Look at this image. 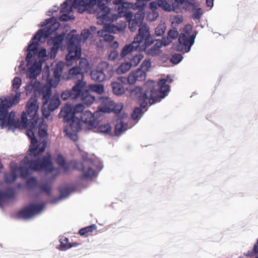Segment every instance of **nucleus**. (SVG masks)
<instances>
[{
    "label": "nucleus",
    "mask_w": 258,
    "mask_h": 258,
    "mask_svg": "<svg viewBox=\"0 0 258 258\" xmlns=\"http://www.w3.org/2000/svg\"><path fill=\"white\" fill-rule=\"evenodd\" d=\"M167 0H158V6L162 8L163 10L170 12L172 11L173 6L168 4Z\"/></svg>",
    "instance_id": "35"
},
{
    "label": "nucleus",
    "mask_w": 258,
    "mask_h": 258,
    "mask_svg": "<svg viewBox=\"0 0 258 258\" xmlns=\"http://www.w3.org/2000/svg\"><path fill=\"white\" fill-rule=\"evenodd\" d=\"M195 36L191 35L189 36L181 34L178 38V44L177 45V51L188 52L190 51L191 46L195 42Z\"/></svg>",
    "instance_id": "18"
},
{
    "label": "nucleus",
    "mask_w": 258,
    "mask_h": 258,
    "mask_svg": "<svg viewBox=\"0 0 258 258\" xmlns=\"http://www.w3.org/2000/svg\"><path fill=\"white\" fill-rule=\"evenodd\" d=\"M258 252V239L257 242L254 245L252 253Z\"/></svg>",
    "instance_id": "57"
},
{
    "label": "nucleus",
    "mask_w": 258,
    "mask_h": 258,
    "mask_svg": "<svg viewBox=\"0 0 258 258\" xmlns=\"http://www.w3.org/2000/svg\"><path fill=\"white\" fill-rule=\"evenodd\" d=\"M138 81L137 78L134 72L131 73L128 77V82L130 84H134Z\"/></svg>",
    "instance_id": "48"
},
{
    "label": "nucleus",
    "mask_w": 258,
    "mask_h": 258,
    "mask_svg": "<svg viewBox=\"0 0 258 258\" xmlns=\"http://www.w3.org/2000/svg\"><path fill=\"white\" fill-rule=\"evenodd\" d=\"M182 21V17H181V18H178L177 20H176V22L177 23H181V22Z\"/></svg>",
    "instance_id": "62"
},
{
    "label": "nucleus",
    "mask_w": 258,
    "mask_h": 258,
    "mask_svg": "<svg viewBox=\"0 0 258 258\" xmlns=\"http://www.w3.org/2000/svg\"><path fill=\"white\" fill-rule=\"evenodd\" d=\"M114 4L118 5V4H122L123 7L124 8H127V7H125L124 5H126V3H124L123 2V0H115L114 1Z\"/></svg>",
    "instance_id": "55"
},
{
    "label": "nucleus",
    "mask_w": 258,
    "mask_h": 258,
    "mask_svg": "<svg viewBox=\"0 0 258 258\" xmlns=\"http://www.w3.org/2000/svg\"><path fill=\"white\" fill-rule=\"evenodd\" d=\"M56 161H57L58 164L60 167H61L64 169V170L65 171H67V167L66 165L65 160H64V158L61 155H58L57 159H56Z\"/></svg>",
    "instance_id": "45"
},
{
    "label": "nucleus",
    "mask_w": 258,
    "mask_h": 258,
    "mask_svg": "<svg viewBox=\"0 0 258 258\" xmlns=\"http://www.w3.org/2000/svg\"><path fill=\"white\" fill-rule=\"evenodd\" d=\"M111 87L113 93L116 95H121L125 93V89L123 85L116 82L111 83Z\"/></svg>",
    "instance_id": "28"
},
{
    "label": "nucleus",
    "mask_w": 258,
    "mask_h": 258,
    "mask_svg": "<svg viewBox=\"0 0 258 258\" xmlns=\"http://www.w3.org/2000/svg\"><path fill=\"white\" fill-rule=\"evenodd\" d=\"M140 37V50L145 51L149 55L155 56L161 53V48L169 45L171 40L168 38H163L162 40L155 39L152 35L148 26H142L139 29Z\"/></svg>",
    "instance_id": "5"
},
{
    "label": "nucleus",
    "mask_w": 258,
    "mask_h": 258,
    "mask_svg": "<svg viewBox=\"0 0 258 258\" xmlns=\"http://www.w3.org/2000/svg\"><path fill=\"white\" fill-rule=\"evenodd\" d=\"M59 241L60 242V249L62 250H66L73 246L71 243L68 242V239L65 237H61Z\"/></svg>",
    "instance_id": "37"
},
{
    "label": "nucleus",
    "mask_w": 258,
    "mask_h": 258,
    "mask_svg": "<svg viewBox=\"0 0 258 258\" xmlns=\"http://www.w3.org/2000/svg\"><path fill=\"white\" fill-rule=\"evenodd\" d=\"M143 58L144 55L143 54L138 53L133 56L132 62L134 63V64H139Z\"/></svg>",
    "instance_id": "46"
},
{
    "label": "nucleus",
    "mask_w": 258,
    "mask_h": 258,
    "mask_svg": "<svg viewBox=\"0 0 258 258\" xmlns=\"http://www.w3.org/2000/svg\"><path fill=\"white\" fill-rule=\"evenodd\" d=\"M119 56L118 52L117 51L114 50L110 52L108 55V59L111 60H114Z\"/></svg>",
    "instance_id": "51"
},
{
    "label": "nucleus",
    "mask_w": 258,
    "mask_h": 258,
    "mask_svg": "<svg viewBox=\"0 0 258 258\" xmlns=\"http://www.w3.org/2000/svg\"><path fill=\"white\" fill-rule=\"evenodd\" d=\"M81 120L82 122L84 123L86 127L89 130L95 128L98 123L95 114L88 110H86L82 113Z\"/></svg>",
    "instance_id": "20"
},
{
    "label": "nucleus",
    "mask_w": 258,
    "mask_h": 258,
    "mask_svg": "<svg viewBox=\"0 0 258 258\" xmlns=\"http://www.w3.org/2000/svg\"><path fill=\"white\" fill-rule=\"evenodd\" d=\"M151 62L149 60H147L146 59H145L143 62L141 63V64L144 65V64H151Z\"/></svg>",
    "instance_id": "58"
},
{
    "label": "nucleus",
    "mask_w": 258,
    "mask_h": 258,
    "mask_svg": "<svg viewBox=\"0 0 258 258\" xmlns=\"http://www.w3.org/2000/svg\"><path fill=\"white\" fill-rule=\"evenodd\" d=\"M66 37V33L64 32L60 34L57 35L51 39L52 46L60 47L61 44L64 40Z\"/></svg>",
    "instance_id": "29"
},
{
    "label": "nucleus",
    "mask_w": 258,
    "mask_h": 258,
    "mask_svg": "<svg viewBox=\"0 0 258 258\" xmlns=\"http://www.w3.org/2000/svg\"><path fill=\"white\" fill-rule=\"evenodd\" d=\"M73 0H66L61 5V9L60 13H70L73 11V6L70 5V3L72 2Z\"/></svg>",
    "instance_id": "30"
},
{
    "label": "nucleus",
    "mask_w": 258,
    "mask_h": 258,
    "mask_svg": "<svg viewBox=\"0 0 258 258\" xmlns=\"http://www.w3.org/2000/svg\"><path fill=\"white\" fill-rule=\"evenodd\" d=\"M144 19V16L142 15L136 14L135 15L134 18L128 21V28L131 32H135L137 28V27H139V28L144 25L147 26V25H140Z\"/></svg>",
    "instance_id": "22"
},
{
    "label": "nucleus",
    "mask_w": 258,
    "mask_h": 258,
    "mask_svg": "<svg viewBox=\"0 0 258 258\" xmlns=\"http://www.w3.org/2000/svg\"><path fill=\"white\" fill-rule=\"evenodd\" d=\"M84 109V107L81 104H77L75 106L67 104L61 109L58 116L65 122H68L73 117H76V114L82 112Z\"/></svg>",
    "instance_id": "15"
},
{
    "label": "nucleus",
    "mask_w": 258,
    "mask_h": 258,
    "mask_svg": "<svg viewBox=\"0 0 258 258\" xmlns=\"http://www.w3.org/2000/svg\"><path fill=\"white\" fill-rule=\"evenodd\" d=\"M158 0H156V1L152 2L150 4V8L152 10H156L158 9L159 8H160L159 6H158Z\"/></svg>",
    "instance_id": "53"
},
{
    "label": "nucleus",
    "mask_w": 258,
    "mask_h": 258,
    "mask_svg": "<svg viewBox=\"0 0 258 258\" xmlns=\"http://www.w3.org/2000/svg\"><path fill=\"white\" fill-rule=\"evenodd\" d=\"M26 186L31 191L44 192L47 195H49L51 192L49 183L43 181L38 182L34 177H31L27 180Z\"/></svg>",
    "instance_id": "14"
},
{
    "label": "nucleus",
    "mask_w": 258,
    "mask_h": 258,
    "mask_svg": "<svg viewBox=\"0 0 258 258\" xmlns=\"http://www.w3.org/2000/svg\"><path fill=\"white\" fill-rule=\"evenodd\" d=\"M132 66H119L116 69V73L118 75H121L127 72L131 68Z\"/></svg>",
    "instance_id": "42"
},
{
    "label": "nucleus",
    "mask_w": 258,
    "mask_h": 258,
    "mask_svg": "<svg viewBox=\"0 0 258 258\" xmlns=\"http://www.w3.org/2000/svg\"><path fill=\"white\" fill-rule=\"evenodd\" d=\"M97 34L99 37L103 38L104 40L106 42H111L114 39V37L112 35L103 30L97 31Z\"/></svg>",
    "instance_id": "32"
},
{
    "label": "nucleus",
    "mask_w": 258,
    "mask_h": 258,
    "mask_svg": "<svg viewBox=\"0 0 258 258\" xmlns=\"http://www.w3.org/2000/svg\"><path fill=\"white\" fill-rule=\"evenodd\" d=\"M91 32L90 30L88 29H85L82 30L81 36L83 37L84 40H86L89 38Z\"/></svg>",
    "instance_id": "50"
},
{
    "label": "nucleus",
    "mask_w": 258,
    "mask_h": 258,
    "mask_svg": "<svg viewBox=\"0 0 258 258\" xmlns=\"http://www.w3.org/2000/svg\"><path fill=\"white\" fill-rule=\"evenodd\" d=\"M96 228L95 225H92L90 226L86 227L80 230L79 233L81 235L85 236L87 234L91 233Z\"/></svg>",
    "instance_id": "38"
},
{
    "label": "nucleus",
    "mask_w": 258,
    "mask_h": 258,
    "mask_svg": "<svg viewBox=\"0 0 258 258\" xmlns=\"http://www.w3.org/2000/svg\"><path fill=\"white\" fill-rule=\"evenodd\" d=\"M70 13H63L61 16L59 17V20L61 22H67L70 20L75 19V17L73 15H70Z\"/></svg>",
    "instance_id": "43"
},
{
    "label": "nucleus",
    "mask_w": 258,
    "mask_h": 258,
    "mask_svg": "<svg viewBox=\"0 0 258 258\" xmlns=\"http://www.w3.org/2000/svg\"><path fill=\"white\" fill-rule=\"evenodd\" d=\"M123 104L119 103L115 105L114 103L113 107L111 109L115 113L118 114V118L116 120V123L115 127V133L116 136H119L122 132L125 131L127 128H131L133 125L127 126L125 122V119L127 117V115L126 113L121 114V110L123 108Z\"/></svg>",
    "instance_id": "12"
},
{
    "label": "nucleus",
    "mask_w": 258,
    "mask_h": 258,
    "mask_svg": "<svg viewBox=\"0 0 258 258\" xmlns=\"http://www.w3.org/2000/svg\"><path fill=\"white\" fill-rule=\"evenodd\" d=\"M45 104H43L42 108V113L43 116L45 117V118H48L50 116V111L49 109L47 110L45 107Z\"/></svg>",
    "instance_id": "52"
},
{
    "label": "nucleus",
    "mask_w": 258,
    "mask_h": 258,
    "mask_svg": "<svg viewBox=\"0 0 258 258\" xmlns=\"http://www.w3.org/2000/svg\"><path fill=\"white\" fill-rule=\"evenodd\" d=\"M178 32L177 30L174 29H170L167 33V36L164 38H168L171 41L175 39L178 36Z\"/></svg>",
    "instance_id": "44"
},
{
    "label": "nucleus",
    "mask_w": 258,
    "mask_h": 258,
    "mask_svg": "<svg viewBox=\"0 0 258 258\" xmlns=\"http://www.w3.org/2000/svg\"><path fill=\"white\" fill-rule=\"evenodd\" d=\"M27 69L28 70L26 72L27 76L32 79L31 82L25 87L26 94L28 95L32 91L37 92L39 90L40 83L35 80V78L40 74L42 66H30V67Z\"/></svg>",
    "instance_id": "11"
},
{
    "label": "nucleus",
    "mask_w": 258,
    "mask_h": 258,
    "mask_svg": "<svg viewBox=\"0 0 258 258\" xmlns=\"http://www.w3.org/2000/svg\"><path fill=\"white\" fill-rule=\"evenodd\" d=\"M98 104V109L102 112H110L114 105V102L106 96L98 97L96 100Z\"/></svg>",
    "instance_id": "21"
},
{
    "label": "nucleus",
    "mask_w": 258,
    "mask_h": 258,
    "mask_svg": "<svg viewBox=\"0 0 258 258\" xmlns=\"http://www.w3.org/2000/svg\"><path fill=\"white\" fill-rule=\"evenodd\" d=\"M83 162H76L74 167L79 170L83 172V177L86 179H92L96 177L98 171L103 168L102 163L98 160L93 161L87 157H83Z\"/></svg>",
    "instance_id": "9"
},
{
    "label": "nucleus",
    "mask_w": 258,
    "mask_h": 258,
    "mask_svg": "<svg viewBox=\"0 0 258 258\" xmlns=\"http://www.w3.org/2000/svg\"><path fill=\"white\" fill-rule=\"evenodd\" d=\"M184 2V0H173L172 1L173 9L172 11L177 13L178 9L176 8V6L178 4H183Z\"/></svg>",
    "instance_id": "49"
},
{
    "label": "nucleus",
    "mask_w": 258,
    "mask_h": 258,
    "mask_svg": "<svg viewBox=\"0 0 258 258\" xmlns=\"http://www.w3.org/2000/svg\"><path fill=\"white\" fill-rule=\"evenodd\" d=\"M91 78L95 81L102 82L105 79V75L102 70H93L90 73Z\"/></svg>",
    "instance_id": "26"
},
{
    "label": "nucleus",
    "mask_w": 258,
    "mask_h": 258,
    "mask_svg": "<svg viewBox=\"0 0 258 258\" xmlns=\"http://www.w3.org/2000/svg\"><path fill=\"white\" fill-rule=\"evenodd\" d=\"M80 60V61H79V64H89L87 60V59L85 58H81L80 57V58L79 59H75V60Z\"/></svg>",
    "instance_id": "54"
},
{
    "label": "nucleus",
    "mask_w": 258,
    "mask_h": 258,
    "mask_svg": "<svg viewBox=\"0 0 258 258\" xmlns=\"http://www.w3.org/2000/svg\"><path fill=\"white\" fill-rule=\"evenodd\" d=\"M172 81V77L168 75L166 78L161 79L157 86L154 81H148L144 86V92H143L142 88L139 86H132L126 90L129 97L133 100H138L140 107L145 108L148 103L151 105L153 104L166 96L170 91V86L166 83H171Z\"/></svg>",
    "instance_id": "4"
},
{
    "label": "nucleus",
    "mask_w": 258,
    "mask_h": 258,
    "mask_svg": "<svg viewBox=\"0 0 258 258\" xmlns=\"http://www.w3.org/2000/svg\"><path fill=\"white\" fill-rule=\"evenodd\" d=\"M182 58L183 57L181 54L176 53L172 56L170 59V61L173 64H177L182 60Z\"/></svg>",
    "instance_id": "41"
},
{
    "label": "nucleus",
    "mask_w": 258,
    "mask_h": 258,
    "mask_svg": "<svg viewBox=\"0 0 258 258\" xmlns=\"http://www.w3.org/2000/svg\"><path fill=\"white\" fill-rule=\"evenodd\" d=\"M99 64H101V65H102V64H109L108 63L106 62H104V61H101L99 62Z\"/></svg>",
    "instance_id": "64"
},
{
    "label": "nucleus",
    "mask_w": 258,
    "mask_h": 258,
    "mask_svg": "<svg viewBox=\"0 0 258 258\" xmlns=\"http://www.w3.org/2000/svg\"><path fill=\"white\" fill-rule=\"evenodd\" d=\"M21 93L17 92L13 96L0 98V124L2 128L8 127L9 130H13L16 127L25 128L28 137L31 140L30 150L35 153L36 149L43 152L46 147L47 125L44 123L42 118H38L37 112L38 104L36 98L32 97L27 104V112L31 121L28 123V119L25 112L21 115V119L16 120L15 113L12 111L8 114V109L13 105L17 104L20 100Z\"/></svg>",
    "instance_id": "1"
},
{
    "label": "nucleus",
    "mask_w": 258,
    "mask_h": 258,
    "mask_svg": "<svg viewBox=\"0 0 258 258\" xmlns=\"http://www.w3.org/2000/svg\"><path fill=\"white\" fill-rule=\"evenodd\" d=\"M30 153L21 161L20 167L16 163H11V172L5 174V180L8 183L14 181L20 174L23 178L26 177L33 171L45 170L48 174L56 175L59 173L57 168L52 167L51 157L49 154L41 157L40 154L43 152H39L36 149L33 153L29 148Z\"/></svg>",
    "instance_id": "3"
},
{
    "label": "nucleus",
    "mask_w": 258,
    "mask_h": 258,
    "mask_svg": "<svg viewBox=\"0 0 258 258\" xmlns=\"http://www.w3.org/2000/svg\"><path fill=\"white\" fill-rule=\"evenodd\" d=\"M75 30L71 31L66 35V43L69 51L66 58L68 61L79 59L81 56V36L76 34Z\"/></svg>",
    "instance_id": "8"
},
{
    "label": "nucleus",
    "mask_w": 258,
    "mask_h": 258,
    "mask_svg": "<svg viewBox=\"0 0 258 258\" xmlns=\"http://www.w3.org/2000/svg\"><path fill=\"white\" fill-rule=\"evenodd\" d=\"M63 66H55L53 70V79L50 77L49 67L45 66L42 74V78L47 81V86H44L42 91L43 104L48 103L52 91L51 87H56L60 81V77L62 73Z\"/></svg>",
    "instance_id": "6"
},
{
    "label": "nucleus",
    "mask_w": 258,
    "mask_h": 258,
    "mask_svg": "<svg viewBox=\"0 0 258 258\" xmlns=\"http://www.w3.org/2000/svg\"><path fill=\"white\" fill-rule=\"evenodd\" d=\"M100 12L96 14L97 23L100 25H103V31L108 33H115L117 27L109 23L111 22L109 16L110 9L106 5L100 6Z\"/></svg>",
    "instance_id": "10"
},
{
    "label": "nucleus",
    "mask_w": 258,
    "mask_h": 258,
    "mask_svg": "<svg viewBox=\"0 0 258 258\" xmlns=\"http://www.w3.org/2000/svg\"><path fill=\"white\" fill-rule=\"evenodd\" d=\"M81 67L83 66H76L69 70V79H77V82L71 91H65L61 94V98L67 100L69 98L72 99L78 98L82 91L85 85V82L83 81L84 79V71Z\"/></svg>",
    "instance_id": "7"
},
{
    "label": "nucleus",
    "mask_w": 258,
    "mask_h": 258,
    "mask_svg": "<svg viewBox=\"0 0 258 258\" xmlns=\"http://www.w3.org/2000/svg\"><path fill=\"white\" fill-rule=\"evenodd\" d=\"M59 8L56 6H54L53 8H52L51 10H52L53 12H56L58 10Z\"/></svg>",
    "instance_id": "60"
},
{
    "label": "nucleus",
    "mask_w": 258,
    "mask_h": 258,
    "mask_svg": "<svg viewBox=\"0 0 258 258\" xmlns=\"http://www.w3.org/2000/svg\"><path fill=\"white\" fill-rule=\"evenodd\" d=\"M103 0H74L72 2V6L75 8H78L79 12L82 13L87 10L88 8L97 5V8L94 10V13L97 14L100 12V6L105 5L103 3Z\"/></svg>",
    "instance_id": "13"
},
{
    "label": "nucleus",
    "mask_w": 258,
    "mask_h": 258,
    "mask_svg": "<svg viewBox=\"0 0 258 258\" xmlns=\"http://www.w3.org/2000/svg\"><path fill=\"white\" fill-rule=\"evenodd\" d=\"M97 130L98 133L105 135H110L111 132L112 127L109 124H105L98 126Z\"/></svg>",
    "instance_id": "33"
},
{
    "label": "nucleus",
    "mask_w": 258,
    "mask_h": 258,
    "mask_svg": "<svg viewBox=\"0 0 258 258\" xmlns=\"http://www.w3.org/2000/svg\"><path fill=\"white\" fill-rule=\"evenodd\" d=\"M121 64L127 65V64H132V62H124L121 63Z\"/></svg>",
    "instance_id": "63"
},
{
    "label": "nucleus",
    "mask_w": 258,
    "mask_h": 258,
    "mask_svg": "<svg viewBox=\"0 0 258 258\" xmlns=\"http://www.w3.org/2000/svg\"><path fill=\"white\" fill-rule=\"evenodd\" d=\"M134 51H141L139 31L138 34L134 37L133 41L129 44L125 45L122 48L120 56L121 58H123Z\"/></svg>",
    "instance_id": "19"
},
{
    "label": "nucleus",
    "mask_w": 258,
    "mask_h": 258,
    "mask_svg": "<svg viewBox=\"0 0 258 258\" xmlns=\"http://www.w3.org/2000/svg\"><path fill=\"white\" fill-rule=\"evenodd\" d=\"M166 30V26L165 23L159 24L155 29V34L157 36H161Z\"/></svg>",
    "instance_id": "36"
},
{
    "label": "nucleus",
    "mask_w": 258,
    "mask_h": 258,
    "mask_svg": "<svg viewBox=\"0 0 258 258\" xmlns=\"http://www.w3.org/2000/svg\"><path fill=\"white\" fill-rule=\"evenodd\" d=\"M144 112L140 108L137 107L135 108L132 115V118L134 121H135V123L137 122L141 117Z\"/></svg>",
    "instance_id": "34"
},
{
    "label": "nucleus",
    "mask_w": 258,
    "mask_h": 258,
    "mask_svg": "<svg viewBox=\"0 0 258 258\" xmlns=\"http://www.w3.org/2000/svg\"><path fill=\"white\" fill-rule=\"evenodd\" d=\"M60 191V196L57 199L55 200L54 203H56L59 201L60 200L64 199L67 198L70 194V189L69 187L64 186V187H60L59 188Z\"/></svg>",
    "instance_id": "31"
},
{
    "label": "nucleus",
    "mask_w": 258,
    "mask_h": 258,
    "mask_svg": "<svg viewBox=\"0 0 258 258\" xmlns=\"http://www.w3.org/2000/svg\"><path fill=\"white\" fill-rule=\"evenodd\" d=\"M48 102V109L50 111L54 110L58 108L60 105L59 95L57 94L54 95L52 97Z\"/></svg>",
    "instance_id": "27"
},
{
    "label": "nucleus",
    "mask_w": 258,
    "mask_h": 258,
    "mask_svg": "<svg viewBox=\"0 0 258 258\" xmlns=\"http://www.w3.org/2000/svg\"><path fill=\"white\" fill-rule=\"evenodd\" d=\"M202 15L203 12L202 11V9L201 8H198L192 12V18L194 19L198 20L200 19Z\"/></svg>",
    "instance_id": "47"
},
{
    "label": "nucleus",
    "mask_w": 258,
    "mask_h": 258,
    "mask_svg": "<svg viewBox=\"0 0 258 258\" xmlns=\"http://www.w3.org/2000/svg\"><path fill=\"white\" fill-rule=\"evenodd\" d=\"M90 89L92 91H94L99 94H101L104 92V86L102 84H96L91 85Z\"/></svg>",
    "instance_id": "40"
},
{
    "label": "nucleus",
    "mask_w": 258,
    "mask_h": 258,
    "mask_svg": "<svg viewBox=\"0 0 258 258\" xmlns=\"http://www.w3.org/2000/svg\"><path fill=\"white\" fill-rule=\"evenodd\" d=\"M14 195L13 189H9L7 191H0V207H2L7 203L9 200L12 198Z\"/></svg>",
    "instance_id": "24"
},
{
    "label": "nucleus",
    "mask_w": 258,
    "mask_h": 258,
    "mask_svg": "<svg viewBox=\"0 0 258 258\" xmlns=\"http://www.w3.org/2000/svg\"><path fill=\"white\" fill-rule=\"evenodd\" d=\"M53 12L52 11V10H49L47 12V15L48 16H51L53 14Z\"/></svg>",
    "instance_id": "61"
},
{
    "label": "nucleus",
    "mask_w": 258,
    "mask_h": 258,
    "mask_svg": "<svg viewBox=\"0 0 258 258\" xmlns=\"http://www.w3.org/2000/svg\"><path fill=\"white\" fill-rule=\"evenodd\" d=\"M86 85L85 82V85L83 88L82 91L81 92L79 97L81 98L83 102L87 105H90L94 101L95 97L90 94V92L85 89V86Z\"/></svg>",
    "instance_id": "23"
},
{
    "label": "nucleus",
    "mask_w": 258,
    "mask_h": 258,
    "mask_svg": "<svg viewBox=\"0 0 258 258\" xmlns=\"http://www.w3.org/2000/svg\"><path fill=\"white\" fill-rule=\"evenodd\" d=\"M50 24L49 26H46L40 29L32 38L31 41L28 46L25 48L27 52L26 55V64H42L49 58L54 59L58 51V47L52 46L48 54H47L45 48H41L39 50V42L45 41V39L52 34L59 27V23L54 17L41 22L40 27H44Z\"/></svg>",
    "instance_id": "2"
},
{
    "label": "nucleus",
    "mask_w": 258,
    "mask_h": 258,
    "mask_svg": "<svg viewBox=\"0 0 258 258\" xmlns=\"http://www.w3.org/2000/svg\"><path fill=\"white\" fill-rule=\"evenodd\" d=\"M90 31H91L93 33H95L96 32H97L96 27L93 26L90 27Z\"/></svg>",
    "instance_id": "59"
},
{
    "label": "nucleus",
    "mask_w": 258,
    "mask_h": 258,
    "mask_svg": "<svg viewBox=\"0 0 258 258\" xmlns=\"http://www.w3.org/2000/svg\"><path fill=\"white\" fill-rule=\"evenodd\" d=\"M44 208L43 204H31L25 208L20 210L18 217L24 219H28L40 213Z\"/></svg>",
    "instance_id": "16"
},
{
    "label": "nucleus",
    "mask_w": 258,
    "mask_h": 258,
    "mask_svg": "<svg viewBox=\"0 0 258 258\" xmlns=\"http://www.w3.org/2000/svg\"><path fill=\"white\" fill-rule=\"evenodd\" d=\"M22 84L21 79L19 77H15L13 81L12 88L15 92H17L20 88Z\"/></svg>",
    "instance_id": "39"
},
{
    "label": "nucleus",
    "mask_w": 258,
    "mask_h": 258,
    "mask_svg": "<svg viewBox=\"0 0 258 258\" xmlns=\"http://www.w3.org/2000/svg\"><path fill=\"white\" fill-rule=\"evenodd\" d=\"M69 121L70 125L65 129V132L71 140L76 141L78 139L77 133L81 130L82 121L78 117H73Z\"/></svg>",
    "instance_id": "17"
},
{
    "label": "nucleus",
    "mask_w": 258,
    "mask_h": 258,
    "mask_svg": "<svg viewBox=\"0 0 258 258\" xmlns=\"http://www.w3.org/2000/svg\"><path fill=\"white\" fill-rule=\"evenodd\" d=\"M152 66H140L136 71L134 72L137 78V80L141 81L145 80L146 75V72L152 67Z\"/></svg>",
    "instance_id": "25"
},
{
    "label": "nucleus",
    "mask_w": 258,
    "mask_h": 258,
    "mask_svg": "<svg viewBox=\"0 0 258 258\" xmlns=\"http://www.w3.org/2000/svg\"><path fill=\"white\" fill-rule=\"evenodd\" d=\"M214 0H206V5L207 7L212 8L213 6Z\"/></svg>",
    "instance_id": "56"
}]
</instances>
